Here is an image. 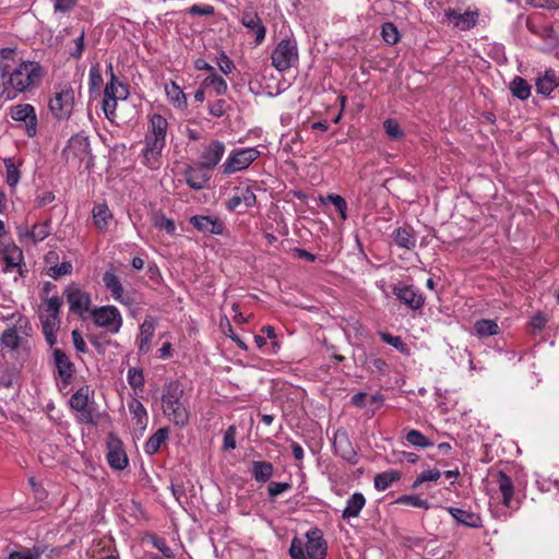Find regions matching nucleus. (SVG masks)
<instances>
[{
  "label": "nucleus",
  "instance_id": "1",
  "mask_svg": "<svg viewBox=\"0 0 559 559\" xmlns=\"http://www.w3.org/2000/svg\"><path fill=\"white\" fill-rule=\"evenodd\" d=\"M43 76L44 69L36 61H22L14 68L0 64V97L12 100L19 94L32 91Z\"/></svg>",
  "mask_w": 559,
  "mask_h": 559
},
{
  "label": "nucleus",
  "instance_id": "2",
  "mask_svg": "<svg viewBox=\"0 0 559 559\" xmlns=\"http://www.w3.org/2000/svg\"><path fill=\"white\" fill-rule=\"evenodd\" d=\"M168 129L167 120L159 114L150 117L148 130L144 140L142 156L144 164L150 168H157L159 158L166 144V134Z\"/></svg>",
  "mask_w": 559,
  "mask_h": 559
},
{
  "label": "nucleus",
  "instance_id": "3",
  "mask_svg": "<svg viewBox=\"0 0 559 559\" xmlns=\"http://www.w3.org/2000/svg\"><path fill=\"white\" fill-rule=\"evenodd\" d=\"M182 397L183 388L178 382L167 384L162 395L164 415L179 428L186 427L190 418V413Z\"/></svg>",
  "mask_w": 559,
  "mask_h": 559
},
{
  "label": "nucleus",
  "instance_id": "4",
  "mask_svg": "<svg viewBox=\"0 0 559 559\" xmlns=\"http://www.w3.org/2000/svg\"><path fill=\"white\" fill-rule=\"evenodd\" d=\"M307 542L304 543L300 538L294 537L290 547L289 556L292 559H325L328 554V544L323 538L321 530L314 527L306 533Z\"/></svg>",
  "mask_w": 559,
  "mask_h": 559
},
{
  "label": "nucleus",
  "instance_id": "5",
  "mask_svg": "<svg viewBox=\"0 0 559 559\" xmlns=\"http://www.w3.org/2000/svg\"><path fill=\"white\" fill-rule=\"evenodd\" d=\"M67 163L80 167L82 164L88 169L93 166V157L91 154V145L88 138L82 134L73 135L64 151Z\"/></svg>",
  "mask_w": 559,
  "mask_h": 559
},
{
  "label": "nucleus",
  "instance_id": "6",
  "mask_svg": "<svg viewBox=\"0 0 559 559\" xmlns=\"http://www.w3.org/2000/svg\"><path fill=\"white\" fill-rule=\"evenodd\" d=\"M260 152L255 147L233 150L223 165L221 171L223 175H231L247 169L258 157Z\"/></svg>",
  "mask_w": 559,
  "mask_h": 559
},
{
  "label": "nucleus",
  "instance_id": "7",
  "mask_svg": "<svg viewBox=\"0 0 559 559\" xmlns=\"http://www.w3.org/2000/svg\"><path fill=\"white\" fill-rule=\"evenodd\" d=\"M272 66L284 72L292 68L298 60L297 44L293 39H282L271 55Z\"/></svg>",
  "mask_w": 559,
  "mask_h": 559
},
{
  "label": "nucleus",
  "instance_id": "8",
  "mask_svg": "<svg viewBox=\"0 0 559 559\" xmlns=\"http://www.w3.org/2000/svg\"><path fill=\"white\" fill-rule=\"evenodd\" d=\"M74 105V91L70 85L59 86L55 96L49 100L52 115L61 120L70 117Z\"/></svg>",
  "mask_w": 559,
  "mask_h": 559
},
{
  "label": "nucleus",
  "instance_id": "9",
  "mask_svg": "<svg viewBox=\"0 0 559 559\" xmlns=\"http://www.w3.org/2000/svg\"><path fill=\"white\" fill-rule=\"evenodd\" d=\"M90 314L97 326L104 328L112 334L118 333L122 326V316L115 306L96 307Z\"/></svg>",
  "mask_w": 559,
  "mask_h": 559
},
{
  "label": "nucleus",
  "instance_id": "10",
  "mask_svg": "<svg viewBox=\"0 0 559 559\" xmlns=\"http://www.w3.org/2000/svg\"><path fill=\"white\" fill-rule=\"evenodd\" d=\"M63 295L71 312L80 318H85L86 313H91L92 298L90 293L75 284H71L64 289Z\"/></svg>",
  "mask_w": 559,
  "mask_h": 559
},
{
  "label": "nucleus",
  "instance_id": "11",
  "mask_svg": "<svg viewBox=\"0 0 559 559\" xmlns=\"http://www.w3.org/2000/svg\"><path fill=\"white\" fill-rule=\"evenodd\" d=\"M10 117L16 122L24 123L25 132L29 138L37 133V116L33 105L17 104L10 108Z\"/></svg>",
  "mask_w": 559,
  "mask_h": 559
},
{
  "label": "nucleus",
  "instance_id": "12",
  "mask_svg": "<svg viewBox=\"0 0 559 559\" xmlns=\"http://www.w3.org/2000/svg\"><path fill=\"white\" fill-rule=\"evenodd\" d=\"M19 240L22 243H37L46 239L50 233V224L49 222H44L39 224L33 225L32 229L27 227V225H20L16 228Z\"/></svg>",
  "mask_w": 559,
  "mask_h": 559
},
{
  "label": "nucleus",
  "instance_id": "13",
  "mask_svg": "<svg viewBox=\"0 0 559 559\" xmlns=\"http://www.w3.org/2000/svg\"><path fill=\"white\" fill-rule=\"evenodd\" d=\"M225 150L226 147L223 142L217 140L210 142L203 147L199 157V164L209 170L214 169L222 160Z\"/></svg>",
  "mask_w": 559,
  "mask_h": 559
},
{
  "label": "nucleus",
  "instance_id": "14",
  "mask_svg": "<svg viewBox=\"0 0 559 559\" xmlns=\"http://www.w3.org/2000/svg\"><path fill=\"white\" fill-rule=\"evenodd\" d=\"M393 294L412 310H418L425 304V297L412 285L394 286Z\"/></svg>",
  "mask_w": 559,
  "mask_h": 559
},
{
  "label": "nucleus",
  "instance_id": "15",
  "mask_svg": "<svg viewBox=\"0 0 559 559\" xmlns=\"http://www.w3.org/2000/svg\"><path fill=\"white\" fill-rule=\"evenodd\" d=\"M334 449L335 452L349 464L357 463V453L344 430H337L334 435Z\"/></svg>",
  "mask_w": 559,
  "mask_h": 559
},
{
  "label": "nucleus",
  "instance_id": "16",
  "mask_svg": "<svg viewBox=\"0 0 559 559\" xmlns=\"http://www.w3.org/2000/svg\"><path fill=\"white\" fill-rule=\"evenodd\" d=\"M183 175L187 185L193 190H201L205 188L211 178L209 169L202 167L199 163L198 166H188L185 169Z\"/></svg>",
  "mask_w": 559,
  "mask_h": 559
},
{
  "label": "nucleus",
  "instance_id": "17",
  "mask_svg": "<svg viewBox=\"0 0 559 559\" xmlns=\"http://www.w3.org/2000/svg\"><path fill=\"white\" fill-rule=\"evenodd\" d=\"M190 224L204 234L221 235L224 230L223 223L213 216L195 215L190 218Z\"/></svg>",
  "mask_w": 559,
  "mask_h": 559
},
{
  "label": "nucleus",
  "instance_id": "18",
  "mask_svg": "<svg viewBox=\"0 0 559 559\" xmlns=\"http://www.w3.org/2000/svg\"><path fill=\"white\" fill-rule=\"evenodd\" d=\"M445 17L459 29L467 31L475 26L478 14L473 11H465L461 13L455 10H449L445 12Z\"/></svg>",
  "mask_w": 559,
  "mask_h": 559
},
{
  "label": "nucleus",
  "instance_id": "19",
  "mask_svg": "<svg viewBox=\"0 0 559 559\" xmlns=\"http://www.w3.org/2000/svg\"><path fill=\"white\" fill-rule=\"evenodd\" d=\"M105 287L111 293L115 300L123 305H130L131 298L124 295L123 287L118 276L112 272H106L103 276Z\"/></svg>",
  "mask_w": 559,
  "mask_h": 559
},
{
  "label": "nucleus",
  "instance_id": "20",
  "mask_svg": "<svg viewBox=\"0 0 559 559\" xmlns=\"http://www.w3.org/2000/svg\"><path fill=\"white\" fill-rule=\"evenodd\" d=\"M241 23L247 28L251 29L255 34L257 45L261 44L266 34V28L263 25L258 13L253 11H243L241 15Z\"/></svg>",
  "mask_w": 559,
  "mask_h": 559
},
{
  "label": "nucleus",
  "instance_id": "21",
  "mask_svg": "<svg viewBox=\"0 0 559 559\" xmlns=\"http://www.w3.org/2000/svg\"><path fill=\"white\" fill-rule=\"evenodd\" d=\"M156 321L153 318H146L140 325L139 353L146 354L151 349V342L155 333Z\"/></svg>",
  "mask_w": 559,
  "mask_h": 559
},
{
  "label": "nucleus",
  "instance_id": "22",
  "mask_svg": "<svg viewBox=\"0 0 559 559\" xmlns=\"http://www.w3.org/2000/svg\"><path fill=\"white\" fill-rule=\"evenodd\" d=\"M255 194L249 187L237 188L236 193L227 201L226 206L229 211H235L241 204L246 207H251L255 204Z\"/></svg>",
  "mask_w": 559,
  "mask_h": 559
},
{
  "label": "nucleus",
  "instance_id": "23",
  "mask_svg": "<svg viewBox=\"0 0 559 559\" xmlns=\"http://www.w3.org/2000/svg\"><path fill=\"white\" fill-rule=\"evenodd\" d=\"M448 511L459 524L473 528L483 526L481 518L477 513L453 507L449 508Z\"/></svg>",
  "mask_w": 559,
  "mask_h": 559
},
{
  "label": "nucleus",
  "instance_id": "24",
  "mask_svg": "<svg viewBox=\"0 0 559 559\" xmlns=\"http://www.w3.org/2000/svg\"><path fill=\"white\" fill-rule=\"evenodd\" d=\"M128 408L134 420L135 428L140 433H143L148 423V416L144 405L139 400L132 399L128 404Z\"/></svg>",
  "mask_w": 559,
  "mask_h": 559
},
{
  "label": "nucleus",
  "instance_id": "25",
  "mask_svg": "<svg viewBox=\"0 0 559 559\" xmlns=\"http://www.w3.org/2000/svg\"><path fill=\"white\" fill-rule=\"evenodd\" d=\"M366 506V498L361 492H354L346 501V507L342 512L343 520L358 518L360 511Z\"/></svg>",
  "mask_w": 559,
  "mask_h": 559
},
{
  "label": "nucleus",
  "instance_id": "26",
  "mask_svg": "<svg viewBox=\"0 0 559 559\" xmlns=\"http://www.w3.org/2000/svg\"><path fill=\"white\" fill-rule=\"evenodd\" d=\"M497 484L502 496V503L507 508H513L514 485L511 478L503 472L497 475Z\"/></svg>",
  "mask_w": 559,
  "mask_h": 559
},
{
  "label": "nucleus",
  "instance_id": "27",
  "mask_svg": "<svg viewBox=\"0 0 559 559\" xmlns=\"http://www.w3.org/2000/svg\"><path fill=\"white\" fill-rule=\"evenodd\" d=\"M53 360L60 378L63 381H68L73 372V364L70 361L69 357L60 348H55Z\"/></svg>",
  "mask_w": 559,
  "mask_h": 559
},
{
  "label": "nucleus",
  "instance_id": "28",
  "mask_svg": "<svg viewBox=\"0 0 559 559\" xmlns=\"http://www.w3.org/2000/svg\"><path fill=\"white\" fill-rule=\"evenodd\" d=\"M559 83L556 72L551 69L546 70L542 76L536 80V91L543 95H549Z\"/></svg>",
  "mask_w": 559,
  "mask_h": 559
},
{
  "label": "nucleus",
  "instance_id": "29",
  "mask_svg": "<svg viewBox=\"0 0 559 559\" xmlns=\"http://www.w3.org/2000/svg\"><path fill=\"white\" fill-rule=\"evenodd\" d=\"M96 228L104 233L112 219V213L106 204H96L92 211Z\"/></svg>",
  "mask_w": 559,
  "mask_h": 559
},
{
  "label": "nucleus",
  "instance_id": "30",
  "mask_svg": "<svg viewBox=\"0 0 559 559\" xmlns=\"http://www.w3.org/2000/svg\"><path fill=\"white\" fill-rule=\"evenodd\" d=\"M274 474V466L266 461H253L251 464V475L258 483H266Z\"/></svg>",
  "mask_w": 559,
  "mask_h": 559
},
{
  "label": "nucleus",
  "instance_id": "31",
  "mask_svg": "<svg viewBox=\"0 0 559 559\" xmlns=\"http://www.w3.org/2000/svg\"><path fill=\"white\" fill-rule=\"evenodd\" d=\"M24 340L19 334L17 326L5 329L0 336V345L10 350H16L23 344Z\"/></svg>",
  "mask_w": 559,
  "mask_h": 559
},
{
  "label": "nucleus",
  "instance_id": "32",
  "mask_svg": "<svg viewBox=\"0 0 559 559\" xmlns=\"http://www.w3.org/2000/svg\"><path fill=\"white\" fill-rule=\"evenodd\" d=\"M474 334L479 338H485L500 333V326L495 320L480 319L474 323Z\"/></svg>",
  "mask_w": 559,
  "mask_h": 559
},
{
  "label": "nucleus",
  "instance_id": "33",
  "mask_svg": "<svg viewBox=\"0 0 559 559\" xmlns=\"http://www.w3.org/2000/svg\"><path fill=\"white\" fill-rule=\"evenodd\" d=\"M104 94L106 97L123 100L128 97L129 90L126 84L117 80L115 73H111V80L106 84Z\"/></svg>",
  "mask_w": 559,
  "mask_h": 559
},
{
  "label": "nucleus",
  "instance_id": "34",
  "mask_svg": "<svg viewBox=\"0 0 559 559\" xmlns=\"http://www.w3.org/2000/svg\"><path fill=\"white\" fill-rule=\"evenodd\" d=\"M169 429L167 427L159 428L150 439L145 442L144 451L148 455H154L158 452L160 445L167 440Z\"/></svg>",
  "mask_w": 559,
  "mask_h": 559
},
{
  "label": "nucleus",
  "instance_id": "35",
  "mask_svg": "<svg viewBox=\"0 0 559 559\" xmlns=\"http://www.w3.org/2000/svg\"><path fill=\"white\" fill-rule=\"evenodd\" d=\"M401 473L395 469H389L377 474L373 479L374 488L379 491L386 490L393 483L400 480Z\"/></svg>",
  "mask_w": 559,
  "mask_h": 559
},
{
  "label": "nucleus",
  "instance_id": "36",
  "mask_svg": "<svg viewBox=\"0 0 559 559\" xmlns=\"http://www.w3.org/2000/svg\"><path fill=\"white\" fill-rule=\"evenodd\" d=\"M394 242L400 248L411 250L416 246V238L408 227H399L394 231Z\"/></svg>",
  "mask_w": 559,
  "mask_h": 559
},
{
  "label": "nucleus",
  "instance_id": "37",
  "mask_svg": "<svg viewBox=\"0 0 559 559\" xmlns=\"http://www.w3.org/2000/svg\"><path fill=\"white\" fill-rule=\"evenodd\" d=\"M165 92L169 102L177 108H183L187 105L186 95L176 82L165 85Z\"/></svg>",
  "mask_w": 559,
  "mask_h": 559
},
{
  "label": "nucleus",
  "instance_id": "38",
  "mask_svg": "<svg viewBox=\"0 0 559 559\" xmlns=\"http://www.w3.org/2000/svg\"><path fill=\"white\" fill-rule=\"evenodd\" d=\"M152 223L155 228L165 230L168 235H174L176 231L175 222L165 216L160 211L153 212L151 215Z\"/></svg>",
  "mask_w": 559,
  "mask_h": 559
},
{
  "label": "nucleus",
  "instance_id": "39",
  "mask_svg": "<svg viewBox=\"0 0 559 559\" xmlns=\"http://www.w3.org/2000/svg\"><path fill=\"white\" fill-rule=\"evenodd\" d=\"M203 87L211 90L216 96L224 95L227 92L226 81L218 74H211L202 83Z\"/></svg>",
  "mask_w": 559,
  "mask_h": 559
},
{
  "label": "nucleus",
  "instance_id": "40",
  "mask_svg": "<svg viewBox=\"0 0 559 559\" xmlns=\"http://www.w3.org/2000/svg\"><path fill=\"white\" fill-rule=\"evenodd\" d=\"M510 90L512 95L521 100H525L531 96V85L520 76L513 79Z\"/></svg>",
  "mask_w": 559,
  "mask_h": 559
},
{
  "label": "nucleus",
  "instance_id": "41",
  "mask_svg": "<svg viewBox=\"0 0 559 559\" xmlns=\"http://www.w3.org/2000/svg\"><path fill=\"white\" fill-rule=\"evenodd\" d=\"M405 440L409 445H413L415 448L426 449L433 445V443L426 436H424L419 430L416 429L407 430L405 435Z\"/></svg>",
  "mask_w": 559,
  "mask_h": 559
},
{
  "label": "nucleus",
  "instance_id": "42",
  "mask_svg": "<svg viewBox=\"0 0 559 559\" xmlns=\"http://www.w3.org/2000/svg\"><path fill=\"white\" fill-rule=\"evenodd\" d=\"M70 406L78 411L85 409L88 406V389H79L70 399Z\"/></svg>",
  "mask_w": 559,
  "mask_h": 559
},
{
  "label": "nucleus",
  "instance_id": "43",
  "mask_svg": "<svg viewBox=\"0 0 559 559\" xmlns=\"http://www.w3.org/2000/svg\"><path fill=\"white\" fill-rule=\"evenodd\" d=\"M380 337L381 340L393 346L394 348H396L400 353L404 354V355H409V347L407 346L406 343H404V341L402 340L401 336H394L390 333H386V332H381L380 333Z\"/></svg>",
  "mask_w": 559,
  "mask_h": 559
},
{
  "label": "nucleus",
  "instance_id": "44",
  "mask_svg": "<svg viewBox=\"0 0 559 559\" xmlns=\"http://www.w3.org/2000/svg\"><path fill=\"white\" fill-rule=\"evenodd\" d=\"M322 203H332L340 213L343 221L347 218V203L345 199L338 194L330 193L325 198H321Z\"/></svg>",
  "mask_w": 559,
  "mask_h": 559
},
{
  "label": "nucleus",
  "instance_id": "45",
  "mask_svg": "<svg viewBox=\"0 0 559 559\" xmlns=\"http://www.w3.org/2000/svg\"><path fill=\"white\" fill-rule=\"evenodd\" d=\"M109 465L118 471L123 469L128 465V457L123 451L111 450L107 454Z\"/></svg>",
  "mask_w": 559,
  "mask_h": 559
},
{
  "label": "nucleus",
  "instance_id": "46",
  "mask_svg": "<svg viewBox=\"0 0 559 559\" xmlns=\"http://www.w3.org/2000/svg\"><path fill=\"white\" fill-rule=\"evenodd\" d=\"M396 503L399 504H405V506H411V507H414V508H420V509H429V503L427 500H424L421 498H419L418 496H415V495H405V496H402L400 498H397L395 500Z\"/></svg>",
  "mask_w": 559,
  "mask_h": 559
},
{
  "label": "nucleus",
  "instance_id": "47",
  "mask_svg": "<svg viewBox=\"0 0 559 559\" xmlns=\"http://www.w3.org/2000/svg\"><path fill=\"white\" fill-rule=\"evenodd\" d=\"M7 171V182L10 187H15L20 180V171L12 159L4 160Z\"/></svg>",
  "mask_w": 559,
  "mask_h": 559
},
{
  "label": "nucleus",
  "instance_id": "48",
  "mask_svg": "<svg viewBox=\"0 0 559 559\" xmlns=\"http://www.w3.org/2000/svg\"><path fill=\"white\" fill-rule=\"evenodd\" d=\"M381 35L385 43L394 45L399 41V32L393 23H384L382 25Z\"/></svg>",
  "mask_w": 559,
  "mask_h": 559
},
{
  "label": "nucleus",
  "instance_id": "49",
  "mask_svg": "<svg viewBox=\"0 0 559 559\" xmlns=\"http://www.w3.org/2000/svg\"><path fill=\"white\" fill-rule=\"evenodd\" d=\"M128 383L133 389H143L144 386V374L141 369L130 368L128 370Z\"/></svg>",
  "mask_w": 559,
  "mask_h": 559
},
{
  "label": "nucleus",
  "instance_id": "50",
  "mask_svg": "<svg viewBox=\"0 0 559 559\" xmlns=\"http://www.w3.org/2000/svg\"><path fill=\"white\" fill-rule=\"evenodd\" d=\"M73 266L71 262L64 261L60 264L51 266L48 270V275L53 280L60 278L61 276L69 275L72 273Z\"/></svg>",
  "mask_w": 559,
  "mask_h": 559
},
{
  "label": "nucleus",
  "instance_id": "51",
  "mask_svg": "<svg viewBox=\"0 0 559 559\" xmlns=\"http://www.w3.org/2000/svg\"><path fill=\"white\" fill-rule=\"evenodd\" d=\"M62 301L59 297H51L45 302V311L41 316H48L51 318H58Z\"/></svg>",
  "mask_w": 559,
  "mask_h": 559
},
{
  "label": "nucleus",
  "instance_id": "52",
  "mask_svg": "<svg viewBox=\"0 0 559 559\" xmlns=\"http://www.w3.org/2000/svg\"><path fill=\"white\" fill-rule=\"evenodd\" d=\"M441 476L440 471L433 468L420 473L413 484V488H417L419 485L426 481H437Z\"/></svg>",
  "mask_w": 559,
  "mask_h": 559
},
{
  "label": "nucleus",
  "instance_id": "53",
  "mask_svg": "<svg viewBox=\"0 0 559 559\" xmlns=\"http://www.w3.org/2000/svg\"><path fill=\"white\" fill-rule=\"evenodd\" d=\"M41 554V549L34 547L32 549H25L22 551H12L9 555V559H38Z\"/></svg>",
  "mask_w": 559,
  "mask_h": 559
},
{
  "label": "nucleus",
  "instance_id": "54",
  "mask_svg": "<svg viewBox=\"0 0 559 559\" xmlns=\"http://www.w3.org/2000/svg\"><path fill=\"white\" fill-rule=\"evenodd\" d=\"M383 127H384L386 134L391 139L397 140V139L403 138V135H404V132L401 129L400 124L397 123V121H395L393 119L385 120L383 123Z\"/></svg>",
  "mask_w": 559,
  "mask_h": 559
},
{
  "label": "nucleus",
  "instance_id": "55",
  "mask_svg": "<svg viewBox=\"0 0 559 559\" xmlns=\"http://www.w3.org/2000/svg\"><path fill=\"white\" fill-rule=\"evenodd\" d=\"M117 100L112 97H104L103 99V110L107 119L110 121H114L116 117V109H117Z\"/></svg>",
  "mask_w": 559,
  "mask_h": 559
},
{
  "label": "nucleus",
  "instance_id": "56",
  "mask_svg": "<svg viewBox=\"0 0 559 559\" xmlns=\"http://www.w3.org/2000/svg\"><path fill=\"white\" fill-rule=\"evenodd\" d=\"M236 433L237 429L235 426H229L224 433V442L223 448L225 450H234L236 449Z\"/></svg>",
  "mask_w": 559,
  "mask_h": 559
},
{
  "label": "nucleus",
  "instance_id": "57",
  "mask_svg": "<svg viewBox=\"0 0 559 559\" xmlns=\"http://www.w3.org/2000/svg\"><path fill=\"white\" fill-rule=\"evenodd\" d=\"M292 488V485L289 483L283 481V483H276L272 481L269 485L267 492L271 498H275L278 495L288 491Z\"/></svg>",
  "mask_w": 559,
  "mask_h": 559
},
{
  "label": "nucleus",
  "instance_id": "58",
  "mask_svg": "<svg viewBox=\"0 0 559 559\" xmlns=\"http://www.w3.org/2000/svg\"><path fill=\"white\" fill-rule=\"evenodd\" d=\"M78 412L80 413V415H79L80 421L91 424V425H97L99 414L94 413L91 407L86 406L85 409H81Z\"/></svg>",
  "mask_w": 559,
  "mask_h": 559
},
{
  "label": "nucleus",
  "instance_id": "59",
  "mask_svg": "<svg viewBox=\"0 0 559 559\" xmlns=\"http://www.w3.org/2000/svg\"><path fill=\"white\" fill-rule=\"evenodd\" d=\"M525 2L534 8L546 10H558L559 0H525Z\"/></svg>",
  "mask_w": 559,
  "mask_h": 559
},
{
  "label": "nucleus",
  "instance_id": "60",
  "mask_svg": "<svg viewBox=\"0 0 559 559\" xmlns=\"http://www.w3.org/2000/svg\"><path fill=\"white\" fill-rule=\"evenodd\" d=\"M226 109H227V104L224 99H218L209 106L210 115L217 117V118L224 116L226 112Z\"/></svg>",
  "mask_w": 559,
  "mask_h": 559
},
{
  "label": "nucleus",
  "instance_id": "61",
  "mask_svg": "<svg viewBox=\"0 0 559 559\" xmlns=\"http://www.w3.org/2000/svg\"><path fill=\"white\" fill-rule=\"evenodd\" d=\"M102 83H103V76L99 71V67L97 64L93 66L90 69V85L92 88H98L102 85Z\"/></svg>",
  "mask_w": 559,
  "mask_h": 559
},
{
  "label": "nucleus",
  "instance_id": "62",
  "mask_svg": "<svg viewBox=\"0 0 559 559\" xmlns=\"http://www.w3.org/2000/svg\"><path fill=\"white\" fill-rule=\"evenodd\" d=\"M40 320H41V323H43L44 333H50L51 334V332H55V330L57 329L58 323H59V319L58 318H51V317H48V316H40Z\"/></svg>",
  "mask_w": 559,
  "mask_h": 559
},
{
  "label": "nucleus",
  "instance_id": "63",
  "mask_svg": "<svg viewBox=\"0 0 559 559\" xmlns=\"http://www.w3.org/2000/svg\"><path fill=\"white\" fill-rule=\"evenodd\" d=\"M190 13L194 15L207 16L214 14V8L209 4H194L190 8Z\"/></svg>",
  "mask_w": 559,
  "mask_h": 559
},
{
  "label": "nucleus",
  "instance_id": "64",
  "mask_svg": "<svg viewBox=\"0 0 559 559\" xmlns=\"http://www.w3.org/2000/svg\"><path fill=\"white\" fill-rule=\"evenodd\" d=\"M153 545L163 554L165 558H174L173 549L166 544L164 539L154 538Z\"/></svg>",
  "mask_w": 559,
  "mask_h": 559
}]
</instances>
